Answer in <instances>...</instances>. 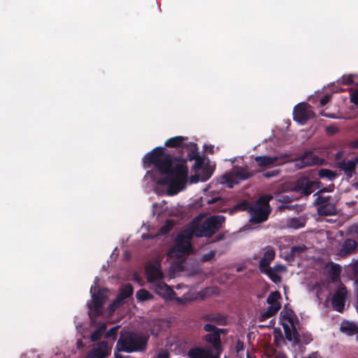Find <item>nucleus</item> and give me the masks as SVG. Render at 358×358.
<instances>
[{"label": "nucleus", "instance_id": "obj_31", "mask_svg": "<svg viewBox=\"0 0 358 358\" xmlns=\"http://www.w3.org/2000/svg\"><path fill=\"white\" fill-rule=\"evenodd\" d=\"M134 292L133 287L130 284H127L124 286L119 293L120 298L123 299L124 300L129 298Z\"/></svg>", "mask_w": 358, "mask_h": 358}, {"label": "nucleus", "instance_id": "obj_37", "mask_svg": "<svg viewBox=\"0 0 358 358\" xmlns=\"http://www.w3.org/2000/svg\"><path fill=\"white\" fill-rule=\"evenodd\" d=\"M331 196H322L318 195L317 197L315 200V205L320 206L321 205H324L326 203H329L331 202Z\"/></svg>", "mask_w": 358, "mask_h": 358}, {"label": "nucleus", "instance_id": "obj_42", "mask_svg": "<svg viewBox=\"0 0 358 358\" xmlns=\"http://www.w3.org/2000/svg\"><path fill=\"white\" fill-rule=\"evenodd\" d=\"M353 78L352 76H343L341 79V83L345 85H350L353 83Z\"/></svg>", "mask_w": 358, "mask_h": 358}, {"label": "nucleus", "instance_id": "obj_7", "mask_svg": "<svg viewBox=\"0 0 358 358\" xmlns=\"http://www.w3.org/2000/svg\"><path fill=\"white\" fill-rule=\"evenodd\" d=\"M321 182L320 181L311 180L307 176H302L297 178L292 185V191L299 193L302 196H309L314 188H320Z\"/></svg>", "mask_w": 358, "mask_h": 358}, {"label": "nucleus", "instance_id": "obj_32", "mask_svg": "<svg viewBox=\"0 0 358 358\" xmlns=\"http://www.w3.org/2000/svg\"><path fill=\"white\" fill-rule=\"evenodd\" d=\"M136 299L139 301H144L153 298L152 294L145 289H139L136 294Z\"/></svg>", "mask_w": 358, "mask_h": 358}, {"label": "nucleus", "instance_id": "obj_61", "mask_svg": "<svg viewBox=\"0 0 358 358\" xmlns=\"http://www.w3.org/2000/svg\"><path fill=\"white\" fill-rule=\"evenodd\" d=\"M357 339H358V335H357Z\"/></svg>", "mask_w": 358, "mask_h": 358}, {"label": "nucleus", "instance_id": "obj_50", "mask_svg": "<svg viewBox=\"0 0 358 358\" xmlns=\"http://www.w3.org/2000/svg\"><path fill=\"white\" fill-rule=\"evenodd\" d=\"M355 291H356L357 302V308H358V278L355 280Z\"/></svg>", "mask_w": 358, "mask_h": 358}, {"label": "nucleus", "instance_id": "obj_29", "mask_svg": "<svg viewBox=\"0 0 358 358\" xmlns=\"http://www.w3.org/2000/svg\"><path fill=\"white\" fill-rule=\"evenodd\" d=\"M106 331V324L105 323H102L97 329H96L90 336V340L92 342L97 341L101 338L102 335Z\"/></svg>", "mask_w": 358, "mask_h": 358}, {"label": "nucleus", "instance_id": "obj_25", "mask_svg": "<svg viewBox=\"0 0 358 358\" xmlns=\"http://www.w3.org/2000/svg\"><path fill=\"white\" fill-rule=\"evenodd\" d=\"M155 291L158 294H175L174 291L165 282L158 280L155 284Z\"/></svg>", "mask_w": 358, "mask_h": 358}, {"label": "nucleus", "instance_id": "obj_56", "mask_svg": "<svg viewBox=\"0 0 358 358\" xmlns=\"http://www.w3.org/2000/svg\"><path fill=\"white\" fill-rule=\"evenodd\" d=\"M352 147L354 148H358V139L352 143Z\"/></svg>", "mask_w": 358, "mask_h": 358}, {"label": "nucleus", "instance_id": "obj_36", "mask_svg": "<svg viewBox=\"0 0 358 358\" xmlns=\"http://www.w3.org/2000/svg\"><path fill=\"white\" fill-rule=\"evenodd\" d=\"M276 199H277V201H278L280 202L289 203L293 201L294 200V198L292 194H289L287 193H283V194H278L276 196Z\"/></svg>", "mask_w": 358, "mask_h": 358}, {"label": "nucleus", "instance_id": "obj_9", "mask_svg": "<svg viewBox=\"0 0 358 358\" xmlns=\"http://www.w3.org/2000/svg\"><path fill=\"white\" fill-rule=\"evenodd\" d=\"M296 169H302L306 167L315 165H322L325 163L324 159L320 158L313 151L306 150L292 161Z\"/></svg>", "mask_w": 358, "mask_h": 358}, {"label": "nucleus", "instance_id": "obj_54", "mask_svg": "<svg viewBox=\"0 0 358 358\" xmlns=\"http://www.w3.org/2000/svg\"><path fill=\"white\" fill-rule=\"evenodd\" d=\"M283 268V266L282 265H278V266H275L274 268H273V269L275 271H280L282 270Z\"/></svg>", "mask_w": 358, "mask_h": 358}, {"label": "nucleus", "instance_id": "obj_5", "mask_svg": "<svg viewBox=\"0 0 358 358\" xmlns=\"http://www.w3.org/2000/svg\"><path fill=\"white\" fill-rule=\"evenodd\" d=\"M258 172L259 171H251L248 166H237L233 171L221 176L218 181L228 188H232L235 184L252 178L255 173Z\"/></svg>", "mask_w": 358, "mask_h": 358}, {"label": "nucleus", "instance_id": "obj_44", "mask_svg": "<svg viewBox=\"0 0 358 358\" xmlns=\"http://www.w3.org/2000/svg\"><path fill=\"white\" fill-rule=\"evenodd\" d=\"M202 172L205 173V176L201 179V180H203V181L208 180L213 174V171L209 169L205 168L202 170Z\"/></svg>", "mask_w": 358, "mask_h": 358}, {"label": "nucleus", "instance_id": "obj_49", "mask_svg": "<svg viewBox=\"0 0 358 358\" xmlns=\"http://www.w3.org/2000/svg\"><path fill=\"white\" fill-rule=\"evenodd\" d=\"M225 238V235L224 234H217L213 239V242L215 243V242H218V241H220L223 239H224Z\"/></svg>", "mask_w": 358, "mask_h": 358}, {"label": "nucleus", "instance_id": "obj_34", "mask_svg": "<svg viewBox=\"0 0 358 358\" xmlns=\"http://www.w3.org/2000/svg\"><path fill=\"white\" fill-rule=\"evenodd\" d=\"M307 250V247L305 245L293 246L291 248L290 256L293 259L296 256H299L301 253L305 252Z\"/></svg>", "mask_w": 358, "mask_h": 358}, {"label": "nucleus", "instance_id": "obj_35", "mask_svg": "<svg viewBox=\"0 0 358 358\" xmlns=\"http://www.w3.org/2000/svg\"><path fill=\"white\" fill-rule=\"evenodd\" d=\"M173 227V221L171 220H167L166 223L160 227L159 233L161 235H166L172 230Z\"/></svg>", "mask_w": 358, "mask_h": 358}, {"label": "nucleus", "instance_id": "obj_18", "mask_svg": "<svg viewBox=\"0 0 358 358\" xmlns=\"http://www.w3.org/2000/svg\"><path fill=\"white\" fill-rule=\"evenodd\" d=\"M187 139V137L182 136H178L173 138H170L165 141V146L168 148H175L180 149L183 153L186 152L185 146L189 145V143H184V141Z\"/></svg>", "mask_w": 358, "mask_h": 358}, {"label": "nucleus", "instance_id": "obj_6", "mask_svg": "<svg viewBox=\"0 0 358 358\" xmlns=\"http://www.w3.org/2000/svg\"><path fill=\"white\" fill-rule=\"evenodd\" d=\"M192 237V234L189 231H185L178 235L177 243L169 250L168 256L171 258L180 257L185 254H189L192 250L190 242Z\"/></svg>", "mask_w": 358, "mask_h": 358}, {"label": "nucleus", "instance_id": "obj_1", "mask_svg": "<svg viewBox=\"0 0 358 358\" xmlns=\"http://www.w3.org/2000/svg\"><path fill=\"white\" fill-rule=\"evenodd\" d=\"M186 157H173L166 152V148L162 146L154 148L147 153L143 159V165L145 168L153 166L163 177L157 180L159 185H167V194L174 196L186 187L188 177V168L187 161L194 160L193 169H201L204 161L199 155L197 145L194 143H189L185 146Z\"/></svg>", "mask_w": 358, "mask_h": 358}, {"label": "nucleus", "instance_id": "obj_10", "mask_svg": "<svg viewBox=\"0 0 358 358\" xmlns=\"http://www.w3.org/2000/svg\"><path fill=\"white\" fill-rule=\"evenodd\" d=\"M93 287H91L90 292L92 299L87 303L88 315L91 320H94L96 317L101 314L103 306V295L99 290L96 294L92 292Z\"/></svg>", "mask_w": 358, "mask_h": 358}, {"label": "nucleus", "instance_id": "obj_21", "mask_svg": "<svg viewBox=\"0 0 358 358\" xmlns=\"http://www.w3.org/2000/svg\"><path fill=\"white\" fill-rule=\"evenodd\" d=\"M328 267V273L330 279L335 282L340 278V275L341 272V267L339 264L330 262L327 265Z\"/></svg>", "mask_w": 358, "mask_h": 358}, {"label": "nucleus", "instance_id": "obj_24", "mask_svg": "<svg viewBox=\"0 0 358 358\" xmlns=\"http://www.w3.org/2000/svg\"><path fill=\"white\" fill-rule=\"evenodd\" d=\"M287 225L289 228L299 229L306 225V219L303 217H292L287 220Z\"/></svg>", "mask_w": 358, "mask_h": 358}, {"label": "nucleus", "instance_id": "obj_13", "mask_svg": "<svg viewBox=\"0 0 358 358\" xmlns=\"http://www.w3.org/2000/svg\"><path fill=\"white\" fill-rule=\"evenodd\" d=\"M286 319H287L292 326L291 329L287 324H282L286 339L289 341H293L294 345L301 344V335L296 329L293 319L290 317H286Z\"/></svg>", "mask_w": 358, "mask_h": 358}, {"label": "nucleus", "instance_id": "obj_41", "mask_svg": "<svg viewBox=\"0 0 358 358\" xmlns=\"http://www.w3.org/2000/svg\"><path fill=\"white\" fill-rule=\"evenodd\" d=\"M312 336L309 334H304L301 336V343L308 344L312 341Z\"/></svg>", "mask_w": 358, "mask_h": 358}, {"label": "nucleus", "instance_id": "obj_43", "mask_svg": "<svg viewBox=\"0 0 358 358\" xmlns=\"http://www.w3.org/2000/svg\"><path fill=\"white\" fill-rule=\"evenodd\" d=\"M350 101L355 105L358 106V88L351 94Z\"/></svg>", "mask_w": 358, "mask_h": 358}, {"label": "nucleus", "instance_id": "obj_38", "mask_svg": "<svg viewBox=\"0 0 358 358\" xmlns=\"http://www.w3.org/2000/svg\"><path fill=\"white\" fill-rule=\"evenodd\" d=\"M120 325H116L112 328H110L105 334V338H113V340H115L117 336V331L120 329Z\"/></svg>", "mask_w": 358, "mask_h": 358}, {"label": "nucleus", "instance_id": "obj_2", "mask_svg": "<svg viewBox=\"0 0 358 358\" xmlns=\"http://www.w3.org/2000/svg\"><path fill=\"white\" fill-rule=\"evenodd\" d=\"M150 335L147 332L127 331L121 332L117 341V350L124 352H144L148 348Z\"/></svg>", "mask_w": 358, "mask_h": 358}, {"label": "nucleus", "instance_id": "obj_12", "mask_svg": "<svg viewBox=\"0 0 358 358\" xmlns=\"http://www.w3.org/2000/svg\"><path fill=\"white\" fill-rule=\"evenodd\" d=\"M347 295V288L344 285L341 284L331 298V306L334 310L343 313Z\"/></svg>", "mask_w": 358, "mask_h": 358}, {"label": "nucleus", "instance_id": "obj_26", "mask_svg": "<svg viewBox=\"0 0 358 358\" xmlns=\"http://www.w3.org/2000/svg\"><path fill=\"white\" fill-rule=\"evenodd\" d=\"M357 162L358 159H357L355 161L348 160L346 162L343 160L339 163L338 167L345 173L351 172L355 169Z\"/></svg>", "mask_w": 358, "mask_h": 358}, {"label": "nucleus", "instance_id": "obj_47", "mask_svg": "<svg viewBox=\"0 0 358 358\" xmlns=\"http://www.w3.org/2000/svg\"><path fill=\"white\" fill-rule=\"evenodd\" d=\"M330 100V97L329 95L324 96L320 101V104L321 106H324Z\"/></svg>", "mask_w": 358, "mask_h": 358}, {"label": "nucleus", "instance_id": "obj_15", "mask_svg": "<svg viewBox=\"0 0 358 358\" xmlns=\"http://www.w3.org/2000/svg\"><path fill=\"white\" fill-rule=\"evenodd\" d=\"M145 273L148 282H155L164 278L160 265L157 264H149L145 267Z\"/></svg>", "mask_w": 358, "mask_h": 358}, {"label": "nucleus", "instance_id": "obj_57", "mask_svg": "<svg viewBox=\"0 0 358 358\" xmlns=\"http://www.w3.org/2000/svg\"><path fill=\"white\" fill-rule=\"evenodd\" d=\"M209 153H213V148H210V150L208 151Z\"/></svg>", "mask_w": 358, "mask_h": 358}, {"label": "nucleus", "instance_id": "obj_59", "mask_svg": "<svg viewBox=\"0 0 358 358\" xmlns=\"http://www.w3.org/2000/svg\"><path fill=\"white\" fill-rule=\"evenodd\" d=\"M321 192H328V189L327 188H324Z\"/></svg>", "mask_w": 358, "mask_h": 358}, {"label": "nucleus", "instance_id": "obj_55", "mask_svg": "<svg viewBox=\"0 0 358 358\" xmlns=\"http://www.w3.org/2000/svg\"><path fill=\"white\" fill-rule=\"evenodd\" d=\"M218 200V198H213L211 199H210L208 203H215Z\"/></svg>", "mask_w": 358, "mask_h": 358}, {"label": "nucleus", "instance_id": "obj_40", "mask_svg": "<svg viewBox=\"0 0 358 358\" xmlns=\"http://www.w3.org/2000/svg\"><path fill=\"white\" fill-rule=\"evenodd\" d=\"M215 256V252L212 250L209 252L208 253L204 254L202 255L201 260L203 262H207L213 259Z\"/></svg>", "mask_w": 358, "mask_h": 358}, {"label": "nucleus", "instance_id": "obj_52", "mask_svg": "<svg viewBox=\"0 0 358 358\" xmlns=\"http://www.w3.org/2000/svg\"><path fill=\"white\" fill-rule=\"evenodd\" d=\"M302 358H317V352H313L310 355H309L307 357H303Z\"/></svg>", "mask_w": 358, "mask_h": 358}, {"label": "nucleus", "instance_id": "obj_8", "mask_svg": "<svg viewBox=\"0 0 358 358\" xmlns=\"http://www.w3.org/2000/svg\"><path fill=\"white\" fill-rule=\"evenodd\" d=\"M203 329L208 332L203 336V340L211 345L213 351L222 352L223 349L221 344L220 334L224 332V329H219L214 324L209 323L204 324Z\"/></svg>", "mask_w": 358, "mask_h": 358}, {"label": "nucleus", "instance_id": "obj_11", "mask_svg": "<svg viewBox=\"0 0 358 358\" xmlns=\"http://www.w3.org/2000/svg\"><path fill=\"white\" fill-rule=\"evenodd\" d=\"M311 106L308 103L296 105L293 111L294 120L301 124H305L313 116Z\"/></svg>", "mask_w": 358, "mask_h": 358}, {"label": "nucleus", "instance_id": "obj_19", "mask_svg": "<svg viewBox=\"0 0 358 358\" xmlns=\"http://www.w3.org/2000/svg\"><path fill=\"white\" fill-rule=\"evenodd\" d=\"M275 250L271 247H267L264 254V257L259 261V270L262 271V269H266V268H269V265L271 262L275 258Z\"/></svg>", "mask_w": 358, "mask_h": 358}, {"label": "nucleus", "instance_id": "obj_60", "mask_svg": "<svg viewBox=\"0 0 358 358\" xmlns=\"http://www.w3.org/2000/svg\"><path fill=\"white\" fill-rule=\"evenodd\" d=\"M288 206H280V208H287Z\"/></svg>", "mask_w": 358, "mask_h": 358}, {"label": "nucleus", "instance_id": "obj_51", "mask_svg": "<svg viewBox=\"0 0 358 358\" xmlns=\"http://www.w3.org/2000/svg\"><path fill=\"white\" fill-rule=\"evenodd\" d=\"M237 352L243 350V343L241 341H238L236 345Z\"/></svg>", "mask_w": 358, "mask_h": 358}, {"label": "nucleus", "instance_id": "obj_48", "mask_svg": "<svg viewBox=\"0 0 358 358\" xmlns=\"http://www.w3.org/2000/svg\"><path fill=\"white\" fill-rule=\"evenodd\" d=\"M281 342H285L284 338L282 335H280L279 336H275L274 337V343L277 346H279L280 345Z\"/></svg>", "mask_w": 358, "mask_h": 358}, {"label": "nucleus", "instance_id": "obj_27", "mask_svg": "<svg viewBox=\"0 0 358 358\" xmlns=\"http://www.w3.org/2000/svg\"><path fill=\"white\" fill-rule=\"evenodd\" d=\"M318 176L320 178H327L333 181L337 176L336 172L327 169H321L318 171Z\"/></svg>", "mask_w": 358, "mask_h": 358}, {"label": "nucleus", "instance_id": "obj_4", "mask_svg": "<svg viewBox=\"0 0 358 358\" xmlns=\"http://www.w3.org/2000/svg\"><path fill=\"white\" fill-rule=\"evenodd\" d=\"M272 199L273 196L271 194L264 195L260 196L256 203L251 206H249V203L244 201L239 205V207L242 210H246L249 208L252 216L250 222L260 224L268 220L271 210L269 201Z\"/></svg>", "mask_w": 358, "mask_h": 358}, {"label": "nucleus", "instance_id": "obj_30", "mask_svg": "<svg viewBox=\"0 0 358 358\" xmlns=\"http://www.w3.org/2000/svg\"><path fill=\"white\" fill-rule=\"evenodd\" d=\"M261 273L266 274L271 280L275 283L280 282L281 281V277L276 273L273 268H266V269H262Z\"/></svg>", "mask_w": 358, "mask_h": 358}, {"label": "nucleus", "instance_id": "obj_39", "mask_svg": "<svg viewBox=\"0 0 358 358\" xmlns=\"http://www.w3.org/2000/svg\"><path fill=\"white\" fill-rule=\"evenodd\" d=\"M280 174V171L278 169L271 170L263 173V176L266 178H271L277 177Z\"/></svg>", "mask_w": 358, "mask_h": 358}, {"label": "nucleus", "instance_id": "obj_14", "mask_svg": "<svg viewBox=\"0 0 358 358\" xmlns=\"http://www.w3.org/2000/svg\"><path fill=\"white\" fill-rule=\"evenodd\" d=\"M111 348L106 341L98 343L96 348L91 350L87 354V358H105L110 354Z\"/></svg>", "mask_w": 358, "mask_h": 358}, {"label": "nucleus", "instance_id": "obj_22", "mask_svg": "<svg viewBox=\"0 0 358 358\" xmlns=\"http://www.w3.org/2000/svg\"><path fill=\"white\" fill-rule=\"evenodd\" d=\"M278 159L279 158L278 157L257 156L255 157V161L259 166L265 167L271 164L278 163Z\"/></svg>", "mask_w": 358, "mask_h": 358}, {"label": "nucleus", "instance_id": "obj_16", "mask_svg": "<svg viewBox=\"0 0 358 358\" xmlns=\"http://www.w3.org/2000/svg\"><path fill=\"white\" fill-rule=\"evenodd\" d=\"M357 242L352 238H346L338 250V255L341 257H346L355 254L357 250Z\"/></svg>", "mask_w": 358, "mask_h": 358}, {"label": "nucleus", "instance_id": "obj_53", "mask_svg": "<svg viewBox=\"0 0 358 358\" xmlns=\"http://www.w3.org/2000/svg\"><path fill=\"white\" fill-rule=\"evenodd\" d=\"M222 352H213L211 358H220Z\"/></svg>", "mask_w": 358, "mask_h": 358}, {"label": "nucleus", "instance_id": "obj_17", "mask_svg": "<svg viewBox=\"0 0 358 358\" xmlns=\"http://www.w3.org/2000/svg\"><path fill=\"white\" fill-rule=\"evenodd\" d=\"M213 353V349H205L201 347L190 348L187 352L189 358H211Z\"/></svg>", "mask_w": 358, "mask_h": 358}, {"label": "nucleus", "instance_id": "obj_20", "mask_svg": "<svg viewBox=\"0 0 358 358\" xmlns=\"http://www.w3.org/2000/svg\"><path fill=\"white\" fill-rule=\"evenodd\" d=\"M317 211L320 216H331L337 214L336 205L332 202L318 206Z\"/></svg>", "mask_w": 358, "mask_h": 358}, {"label": "nucleus", "instance_id": "obj_46", "mask_svg": "<svg viewBox=\"0 0 358 358\" xmlns=\"http://www.w3.org/2000/svg\"><path fill=\"white\" fill-rule=\"evenodd\" d=\"M155 358H169V353L166 350L159 351Z\"/></svg>", "mask_w": 358, "mask_h": 358}, {"label": "nucleus", "instance_id": "obj_28", "mask_svg": "<svg viewBox=\"0 0 358 358\" xmlns=\"http://www.w3.org/2000/svg\"><path fill=\"white\" fill-rule=\"evenodd\" d=\"M280 308L281 304L270 305L268 307L266 311L262 315L263 320L270 318L271 317L275 315L277 312L280 309Z\"/></svg>", "mask_w": 358, "mask_h": 358}, {"label": "nucleus", "instance_id": "obj_33", "mask_svg": "<svg viewBox=\"0 0 358 358\" xmlns=\"http://www.w3.org/2000/svg\"><path fill=\"white\" fill-rule=\"evenodd\" d=\"M281 299V294L279 292H271L267 297L266 302L269 305L280 304L279 299Z\"/></svg>", "mask_w": 358, "mask_h": 358}, {"label": "nucleus", "instance_id": "obj_23", "mask_svg": "<svg viewBox=\"0 0 358 358\" xmlns=\"http://www.w3.org/2000/svg\"><path fill=\"white\" fill-rule=\"evenodd\" d=\"M341 331L348 336L358 334V326L354 323L347 322L341 324Z\"/></svg>", "mask_w": 358, "mask_h": 358}, {"label": "nucleus", "instance_id": "obj_58", "mask_svg": "<svg viewBox=\"0 0 358 358\" xmlns=\"http://www.w3.org/2000/svg\"><path fill=\"white\" fill-rule=\"evenodd\" d=\"M197 178H199V176H196ZM192 182H198L199 181V178H197L196 180H194V178H192Z\"/></svg>", "mask_w": 358, "mask_h": 358}, {"label": "nucleus", "instance_id": "obj_45", "mask_svg": "<svg viewBox=\"0 0 358 358\" xmlns=\"http://www.w3.org/2000/svg\"><path fill=\"white\" fill-rule=\"evenodd\" d=\"M123 301H124V299L122 298H120V295L118 294L117 296L116 299H115V301H113L112 306H113L115 308H118L122 304Z\"/></svg>", "mask_w": 358, "mask_h": 358}, {"label": "nucleus", "instance_id": "obj_3", "mask_svg": "<svg viewBox=\"0 0 358 358\" xmlns=\"http://www.w3.org/2000/svg\"><path fill=\"white\" fill-rule=\"evenodd\" d=\"M225 220V217L221 215L210 216L201 223L194 220L189 233L196 238H212L222 227Z\"/></svg>", "mask_w": 358, "mask_h": 358}]
</instances>
